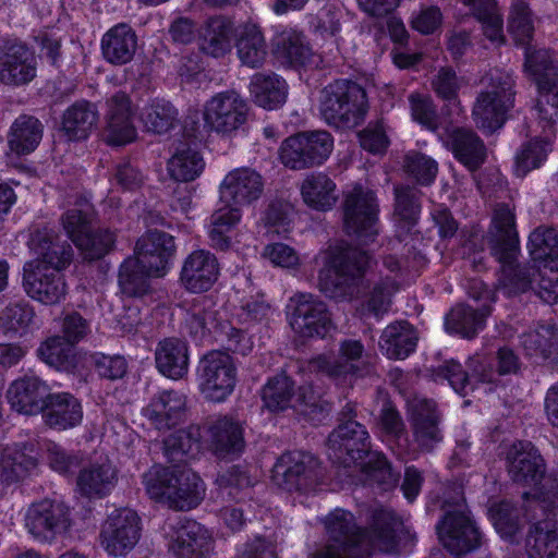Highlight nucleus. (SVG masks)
Here are the masks:
<instances>
[{
	"label": "nucleus",
	"mask_w": 558,
	"mask_h": 558,
	"mask_svg": "<svg viewBox=\"0 0 558 558\" xmlns=\"http://www.w3.org/2000/svg\"><path fill=\"white\" fill-rule=\"evenodd\" d=\"M328 543L313 558H369L373 549L396 554L408 537L402 520L390 509L374 510L371 532L356 525L354 515L336 509L326 517Z\"/></svg>",
	"instance_id": "1"
},
{
	"label": "nucleus",
	"mask_w": 558,
	"mask_h": 558,
	"mask_svg": "<svg viewBox=\"0 0 558 558\" xmlns=\"http://www.w3.org/2000/svg\"><path fill=\"white\" fill-rule=\"evenodd\" d=\"M505 468L510 481L524 489L526 513L558 508V472L547 473V464L531 441H514L505 453Z\"/></svg>",
	"instance_id": "2"
},
{
	"label": "nucleus",
	"mask_w": 558,
	"mask_h": 558,
	"mask_svg": "<svg viewBox=\"0 0 558 558\" xmlns=\"http://www.w3.org/2000/svg\"><path fill=\"white\" fill-rule=\"evenodd\" d=\"M513 210L508 203L496 204L492 223L484 235L490 255L500 264L498 289L509 296L525 292L536 274L533 267L517 263L520 245Z\"/></svg>",
	"instance_id": "3"
},
{
	"label": "nucleus",
	"mask_w": 558,
	"mask_h": 558,
	"mask_svg": "<svg viewBox=\"0 0 558 558\" xmlns=\"http://www.w3.org/2000/svg\"><path fill=\"white\" fill-rule=\"evenodd\" d=\"M143 484L151 499L178 511L196 508L205 496L202 478L181 463L151 466L143 474Z\"/></svg>",
	"instance_id": "4"
},
{
	"label": "nucleus",
	"mask_w": 558,
	"mask_h": 558,
	"mask_svg": "<svg viewBox=\"0 0 558 558\" xmlns=\"http://www.w3.org/2000/svg\"><path fill=\"white\" fill-rule=\"evenodd\" d=\"M371 263V255L356 246H329L326 251L328 271H322L319 275L320 291L336 301L354 298L360 292V286Z\"/></svg>",
	"instance_id": "5"
},
{
	"label": "nucleus",
	"mask_w": 558,
	"mask_h": 558,
	"mask_svg": "<svg viewBox=\"0 0 558 558\" xmlns=\"http://www.w3.org/2000/svg\"><path fill=\"white\" fill-rule=\"evenodd\" d=\"M366 90L349 80H336L319 93L318 110L322 119L336 129H354L368 113Z\"/></svg>",
	"instance_id": "6"
},
{
	"label": "nucleus",
	"mask_w": 558,
	"mask_h": 558,
	"mask_svg": "<svg viewBox=\"0 0 558 558\" xmlns=\"http://www.w3.org/2000/svg\"><path fill=\"white\" fill-rule=\"evenodd\" d=\"M484 89L477 95L472 117L475 125L490 134L500 129L514 106V78L511 72L490 69L481 80Z\"/></svg>",
	"instance_id": "7"
},
{
	"label": "nucleus",
	"mask_w": 558,
	"mask_h": 558,
	"mask_svg": "<svg viewBox=\"0 0 558 558\" xmlns=\"http://www.w3.org/2000/svg\"><path fill=\"white\" fill-rule=\"evenodd\" d=\"M332 149L333 138L329 132H299L281 143L279 158L291 170H305L322 166Z\"/></svg>",
	"instance_id": "8"
},
{
	"label": "nucleus",
	"mask_w": 558,
	"mask_h": 558,
	"mask_svg": "<svg viewBox=\"0 0 558 558\" xmlns=\"http://www.w3.org/2000/svg\"><path fill=\"white\" fill-rule=\"evenodd\" d=\"M323 468L310 452L291 451L281 454L272 470L276 485L288 492L308 493L322 483Z\"/></svg>",
	"instance_id": "9"
},
{
	"label": "nucleus",
	"mask_w": 558,
	"mask_h": 558,
	"mask_svg": "<svg viewBox=\"0 0 558 558\" xmlns=\"http://www.w3.org/2000/svg\"><path fill=\"white\" fill-rule=\"evenodd\" d=\"M287 314L292 330L302 338L323 339L335 327L326 303L312 293H294L287 304Z\"/></svg>",
	"instance_id": "10"
},
{
	"label": "nucleus",
	"mask_w": 558,
	"mask_h": 558,
	"mask_svg": "<svg viewBox=\"0 0 558 558\" xmlns=\"http://www.w3.org/2000/svg\"><path fill=\"white\" fill-rule=\"evenodd\" d=\"M345 231L363 243L368 244L377 235L378 203L373 191L354 186L343 201Z\"/></svg>",
	"instance_id": "11"
},
{
	"label": "nucleus",
	"mask_w": 558,
	"mask_h": 558,
	"mask_svg": "<svg viewBox=\"0 0 558 558\" xmlns=\"http://www.w3.org/2000/svg\"><path fill=\"white\" fill-rule=\"evenodd\" d=\"M436 530L442 545L454 555L466 554L482 545V533L462 504L446 509Z\"/></svg>",
	"instance_id": "12"
},
{
	"label": "nucleus",
	"mask_w": 558,
	"mask_h": 558,
	"mask_svg": "<svg viewBox=\"0 0 558 558\" xmlns=\"http://www.w3.org/2000/svg\"><path fill=\"white\" fill-rule=\"evenodd\" d=\"M24 521L28 533L43 543H52L72 525L70 508L63 502L50 499L32 504Z\"/></svg>",
	"instance_id": "13"
},
{
	"label": "nucleus",
	"mask_w": 558,
	"mask_h": 558,
	"mask_svg": "<svg viewBox=\"0 0 558 558\" xmlns=\"http://www.w3.org/2000/svg\"><path fill=\"white\" fill-rule=\"evenodd\" d=\"M199 376L201 390L205 398L221 402L232 393L235 387L236 367L227 352L214 350L201 360Z\"/></svg>",
	"instance_id": "14"
},
{
	"label": "nucleus",
	"mask_w": 558,
	"mask_h": 558,
	"mask_svg": "<svg viewBox=\"0 0 558 558\" xmlns=\"http://www.w3.org/2000/svg\"><path fill=\"white\" fill-rule=\"evenodd\" d=\"M327 444L329 459L344 468H350L371 453L368 432L356 421L339 423L330 433Z\"/></svg>",
	"instance_id": "15"
},
{
	"label": "nucleus",
	"mask_w": 558,
	"mask_h": 558,
	"mask_svg": "<svg viewBox=\"0 0 558 558\" xmlns=\"http://www.w3.org/2000/svg\"><path fill=\"white\" fill-rule=\"evenodd\" d=\"M248 106L235 92H222L211 97L205 105V124L217 133L230 134L239 130L247 120Z\"/></svg>",
	"instance_id": "16"
},
{
	"label": "nucleus",
	"mask_w": 558,
	"mask_h": 558,
	"mask_svg": "<svg viewBox=\"0 0 558 558\" xmlns=\"http://www.w3.org/2000/svg\"><path fill=\"white\" fill-rule=\"evenodd\" d=\"M363 355L364 345L360 340L345 339L339 343L338 356L319 354L310 360L308 367L312 372L344 384L351 377L362 374V367L357 362Z\"/></svg>",
	"instance_id": "17"
},
{
	"label": "nucleus",
	"mask_w": 558,
	"mask_h": 558,
	"mask_svg": "<svg viewBox=\"0 0 558 558\" xmlns=\"http://www.w3.org/2000/svg\"><path fill=\"white\" fill-rule=\"evenodd\" d=\"M140 517L131 509H119L104 523L100 539L107 553L122 556L129 553L141 536Z\"/></svg>",
	"instance_id": "18"
},
{
	"label": "nucleus",
	"mask_w": 558,
	"mask_h": 558,
	"mask_svg": "<svg viewBox=\"0 0 558 558\" xmlns=\"http://www.w3.org/2000/svg\"><path fill=\"white\" fill-rule=\"evenodd\" d=\"M28 247L35 258L26 264H37L40 268L64 270L73 259L71 244L61 241L58 233L48 227L32 231Z\"/></svg>",
	"instance_id": "19"
},
{
	"label": "nucleus",
	"mask_w": 558,
	"mask_h": 558,
	"mask_svg": "<svg viewBox=\"0 0 558 558\" xmlns=\"http://www.w3.org/2000/svg\"><path fill=\"white\" fill-rule=\"evenodd\" d=\"M104 140L111 146H123L136 138L132 100L124 92H117L107 99Z\"/></svg>",
	"instance_id": "20"
},
{
	"label": "nucleus",
	"mask_w": 558,
	"mask_h": 558,
	"mask_svg": "<svg viewBox=\"0 0 558 558\" xmlns=\"http://www.w3.org/2000/svg\"><path fill=\"white\" fill-rule=\"evenodd\" d=\"M63 270L40 268L37 264L23 267V288L26 294L43 304L54 305L66 295Z\"/></svg>",
	"instance_id": "21"
},
{
	"label": "nucleus",
	"mask_w": 558,
	"mask_h": 558,
	"mask_svg": "<svg viewBox=\"0 0 558 558\" xmlns=\"http://www.w3.org/2000/svg\"><path fill=\"white\" fill-rule=\"evenodd\" d=\"M37 75L35 52L22 43L4 47L0 54V83L20 87L31 83Z\"/></svg>",
	"instance_id": "22"
},
{
	"label": "nucleus",
	"mask_w": 558,
	"mask_h": 558,
	"mask_svg": "<svg viewBox=\"0 0 558 558\" xmlns=\"http://www.w3.org/2000/svg\"><path fill=\"white\" fill-rule=\"evenodd\" d=\"M174 238L163 231L149 230L142 235L135 246L133 258L141 262L148 274L163 276L170 259L174 256Z\"/></svg>",
	"instance_id": "23"
},
{
	"label": "nucleus",
	"mask_w": 558,
	"mask_h": 558,
	"mask_svg": "<svg viewBox=\"0 0 558 558\" xmlns=\"http://www.w3.org/2000/svg\"><path fill=\"white\" fill-rule=\"evenodd\" d=\"M50 395L46 381L34 374H26L15 379L7 391L11 408L27 415L43 412Z\"/></svg>",
	"instance_id": "24"
},
{
	"label": "nucleus",
	"mask_w": 558,
	"mask_h": 558,
	"mask_svg": "<svg viewBox=\"0 0 558 558\" xmlns=\"http://www.w3.org/2000/svg\"><path fill=\"white\" fill-rule=\"evenodd\" d=\"M186 412V396L174 389L157 391L143 409V415L158 430L180 424Z\"/></svg>",
	"instance_id": "25"
},
{
	"label": "nucleus",
	"mask_w": 558,
	"mask_h": 558,
	"mask_svg": "<svg viewBox=\"0 0 558 558\" xmlns=\"http://www.w3.org/2000/svg\"><path fill=\"white\" fill-rule=\"evenodd\" d=\"M169 550L174 558H209L213 539L193 520H180L172 526Z\"/></svg>",
	"instance_id": "26"
},
{
	"label": "nucleus",
	"mask_w": 558,
	"mask_h": 558,
	"mask_svg": "<svg viewBox=\"0 0 558 558\" xmlns=\"http://www.w3.org/2000/svg\"><path fill=\"white\" fill-rule=\"evenodd\" d=\"M264 179L256 170L243 167L230 171L220 185L221 198L234 206L251 205L264 192Z\"/></svg>",
	"instance_id": "27"
},
{
	"label": "nucleus",
	"mask_w": 558,
	"mask_h": 558,
	"mask_svg": "<svg viewBox=\"0 0 558 558\" xmlns=\"http://www.w3.org/2000/svg\"><path fill=\"white\" fill-rule=\"evenodd\" d=\"M533 521L530 526L526 545L531 558H558V521L554 520L553 511H530L526 513Z\"/></svg>",
	"instance_id": "28"
},
{
	"label": "nucleus",
	"mask_w": 558,
	"mask_h": 558,
	"mask_svg": "<svg viewBox=\"0 0 558 558\" xmlns=\"http://www.w3.org/2000/svg\"><path fill=\"white\" fill-rule=\"evenodd\" d=\"M219 264L216 256L206 250H196L184 259L180 281L192 293L208 291L217 281Z\"/></svg>",
	"instance_id": "29"
},
{
	"label": "nucleus",
	"mask_w": 558,
	"mask_h": 558,
	"mask_svg": "<svg viewBox=\"0 0 558 558\" xmlns=\"http://www.w3.org/2000/svg\"><path fill=\"white\" fill-rule=\"evenodd\" d=\"M440 421L441 414L433 400L413 401L410 422L414 440L421 450L429 452L442 440Z\"/></svg>",
	"instance_id": "30"
},
{
	"label": "nucleus",
	"mask_w": 558,
	"mask_h": 558,
	"mask_svg": "<svg viewBox=\"0 0 558 558\" xmlns=\"http://www.w3.org/2000/svg\"><path fill=\"white\" fill-rule=\"evenodd\" d=\"M436 376L447 379L453 390L462 396L473 389L474 381L493 383L496 379L495 372L486 368L480 356L470 357L465 368L454 360L446 361L437 367Z\"/></svg>",
	"instance_id": "31"
},
{
	"label": "nucleus",
	"mask_w": 558,
	"mask_h": 558,
	"mask_svg": "<svg viewBox=\"0 0 558 558\" xmlns=\"http://www.w3.org/2000/svg\"><path fill=\"white\" fill-rule=\"evenodd\" d=\"M233 36L232 21L223 15H215L198 28V47L207 56L221 58L231 51Z\"/></svg>",
	"instance_id": "32"
},
{
	"label": "nucleus",
	"mask_w": 558,
	"mask_h": 558,
	"mask_svg": "<svg viewBox=\"0 0 558 558\" xmlns=\"http://www.w3.org/2000/svg\"><path fill=\"white\" fill-rule=\"evenodd\" d=\"M104 59L113 65L131 62L137 49L135 31L126 23H119L109 28L101 38Z\"/></svg>",
	"instance_id": "33"
},
{
	"label": "nucleus",
	"mask_w": 558,
	"mask_h": 558,
	"mask_svg": "<svg viewBox=\"0 0 558 558\" xmlns=\"http://www.w3.org/2000/svg\"><path fill=\"white\" fill-rule=\"evenodd\" d=\"M117 482L118 470L109 460L89 463L78 472L76 478L78 492L87 498L106 497Z\"/></svg>",
	"instance_id": "34"
},
{
	"label": "nucleus",
	"mask_w": 558,
	"mask_h": 558,
	"mask_svg": "<svg viewBox=\"0 0 558 558\" xmlns=\"http://www.w3.org/2000/svg\"><path fill=\"white\" fill-rule=\"evenodd\" d=\"M157 369L166 377L179 380L189 372V349L185 341L171 337L158 342L155 350Z\"/></svg>",
	"instance_id": "35"
},
{
	"label": "nucleus",
	"mask_w": 558,
	"mask_h": 558,
	"mask_svg": "<svg viewBox=\"0 0 558 558\" xmlns=\"http://www.w3.org/2000/svg\"><path fill=\"white\" fill-rule=\"evenodd\" d=\"M489 314L488 305L474 308L466 304H457L445 316V329L448 333L473 339L484 329Z\"/></svg>",
	"instance_id": "36"
},
{
	"label": "nucleus",
	"mask_w": 558,
	"mask_h": 558,
	"mask_svg": "<svg viewBox=\"0 0 558 558\" xmlns=\"http://www.w3.org/2000/svg\"><path fill=\"white\" fill-rule=\"evenodd\" d=\"M448 144L454 157L472 172L480 169L486 160V146L472 130L453 129L449 134Z\"/></svg>",
	"instance_id": "37"
},
{
	"label": "nucleus",
	"mask_w": 558,
	"mask_h": 558,
	"mask_svg": "<svg viewBox=\"0 0 558 558\" xmlns=\"http://www.w3.org/2000/svg\"><path fill=\"white\" fill-rule=\"evenodd\" d=\"M43 412L45 423L57 429L74 427L83 417L80 401L68 392L51 393Z\"/></svg>",
	"instance_id": "38"
},
{
	"label": "nucleus",
	"mask_w": 558,
	"mask_h": 558,
	"mask_svg": "<svg viewBox=\"0 0 558 558\" xmlns=\"http://www.w3.org/2000/svg\"><path fill=\"white\" fill-rule=\"evenodd\" d=\"M34 446L22 444L5 447L1 453L0 478L5 484L25 478L36 466Z\"/></svg>",
	"instance_id": "39"
},
{
	"label": "nucleus",
	"mask_w": 558,
	"mask_h": 558,
	"mask_svg": "<svg viewBox=\"0 0 558 558\" xmlns=\"http://www.w3.org/2000/svg\"><path fill=\"white\" fill-rule=\"evenodd\" d=\"M99 113L95 104L78 100L63 112L61 129L70 141L85 140L97 125Z\"/></svg>",
	"instance_id": "40"
},
{
	"label": "nucleus",
	"mask_w": 558,
	"mask_h": 558,
	"mask_svg": "<svg viewBox=\"0 0 558 558\" xmlns=\"http://www.w3.org/2000/svg\"><path fill=\"white\" fill-rule=\"evenodd\" d=\"M418 336L415 328L408 322H396L388 325L380 337L381 352L389 359H405L417 344Z\"/></svg>",
	"instance_id": "41"
},
{
	"label": "nucleus",
	"mask_w": 558,
	"mask_h": 558,
	"mask_svg": "<svg viewBox=\"0 0 558 558\" xmlns=\"http://www.w3.org/2000/svg\"><path fill=\"white\" fill-rule=\"evenodd\" d=\"M210 444L215 452L225 457L239 454L243 451L245 441L241 424L229 417L216 420L209 426Z\"/></svg>",
	"instance_id": "42"
},
{
	"label": "nucleus",
	"mask_w": 558,
	"mask_h": 558,
	"mask_svg": "<svg viewBox=\"0 0 558 558\" xmlns=\"http://www.w3.org/2000/svg\"><path fill=\"white\" fill-rule=\"evenodd\" d=\"M250 90L257 106L268 110L282 106L287 99V84L275 73H256Z\"/></svg>",
	"instance_id": "43"
},
{
	"label": "nucleus",
	"mask_w": 558,
	"mask_h": 558,
	"mask_svg": "<svg viewBox=\"0 0 558 558\" xmlns=\"http://www.w3.org/2000/svg\"><path fill=\"white\" fill-rule=\"evenodd\" d=\"M41 122L27 114H22L13 122L8 143L10 149L16 155H28L36 149L43 137Z\"/></svg>",
	"instance_id": "44"
},
{
	"label": "nucleus",
	"mask_w": 558,
	"mask_h": 558,
	"mask_svg": "<svg viewBox=\"0 0 558 558\" xmlns=\"http://www.w3.org/2000/svg\"><path fill=\"white\" fill-rule=\"evenodd\" d=\"M303 201L317 210H328L337 202L336 184L324 172L308 174L301 184Z\"/></svg>",
	"instance_id": "45"
},
{
	"label": "nucleus",
	"mask_w": 558,
	"mask_h": 558,
	"mask_svg": "<svg viewBox=\"0 0 558 558\" xmlns=\"http://www.w3.org/2000/svg\"><path fill=\"white\" fill-rule=\"evenodd\" d=\"M236 51L241 62L250 68L260 66L267 56V45L259 26L245 24L236 40Z\"/></svg>",
	"instance_id": "46"
},
{
	"label": "nucleus",
	"mask_w": 558,
	"mask_h": 558,
	"mask_svg": "<svg viewBox=\"0 0 558 558\" xmlns=\"http://www.w3.org/2000/svg\"><path fill=\"white\" fill-rule=\"evenodd\" d=\"M525 69L537 85V88L555 87L558 78V65L549 50L526 49Z\"/></svg>",
	"instance_id": "47"
},
{
	"label": "nucleus",
	"mask_w": 558,
	"mask_h": 558,
	"mask_svg": "<svg viewBox=\"0 0 558 558\" xmlns=\"http://www.w3.org/2000/svg\"><path fill=\"white\" fill-rule=\"evenodd\" d=\"M38 354L48 365L68 373L74 372L78 364L74 344L61 336L51 337L41 343Z\"/></svg>",
	"instance_id": "48"
},
{
	"label": "nucleus",
	"mask_w": 558,
	"mask_h": 558,
	"mask_svg": "<svg viewBox=\"0 0 558 558\" xmlns=\"http://www.w3.org/2000/svg\"><path fill=\"white\" fill-rule=\"evenodd\" d=\"M217 312L209 301L194 303L186 312L183 331L194 340H203L213 329L219 330Z\"/></svg>",
	"instance_id": "49"
},
{
	"label": "nucleus",
	"mask_w": 558,
	"mask_h": 558,
	"mask_svg": "<svg viewBox=\"0 0 558 558\" xmlns=\"http://www.w3.org/2000/svg\"><path fill=\"white\" fill-rule=\"evenodd\" d=\"M150 277L146 267L133 257L126 258L119 270V284L124 294L133 298H142L150 292Z\"/></svg>",
	"instance_id": "50"
},
{
	"label": "nucleus",
	"mask_w": 558,
	"mask_h": 558,
	"mask_svg": "<svg viewBox=\"0 0 558 558\" xmlns=\"http://www.w3.org/2000/svg\"><path fill=\"white\" fill-rule=\"evenodd\" d=\"M140 118L148 132L163 134L174 126L178 111L171 102L156 98L142 109Z\"/></svg>",
	"instance_id": "51"
},
{
	"label": "nucleus",
	"mask_w": 558,
	"mask_h": 558,
	"mask_svg": "<svg viewBox=\"0 0 558 558\" xmlns=\"http://www.w3.org/2000/svg\"><path fill=\"white\" fill-rule=\"evenodd\" d=\"M295 395L294 381L284 374L268 379L262 390L265 407L272 412L283 411L292 407Z\"/></svg>",
	"instance_id": "52"
},
{
	"label": "nucleus",
	"mask_w": 558,
	"mask_h": 558,
	"mask_svg": "<svg viewBox=\"0 0 558 558\" xmlns=\"http://www.w3.org/2000/svg\"><path fill=\"white\" fill-rule=\"evenodd\" d=\"M421 191L411 185L397 184L393 187V217L405 227L416 225L421 214Z\"/></svg>",
	"instance_id": "53"
},
{
	"label": "nucleus",
	"mask_w": 558,
	"mask_h": 558,
	"mask_svg": "<svg viewBox=\"0 0 558 558\" xmlns=\"http://www.w3.org/2000/svg\"><path fill=\"white\" fill-rule=\"evenodd\" d=\"M522 345L535 362L556 363L558 361V342L556 336L547 328L525 333Z\"/></svg>",
	"instance_id": "54"
},
{
	"label": "nucleus",
	"mask_w": 558,
	"mask_h": 558,
	"mask_svg": "<svg viewBox=\"0 0 558 558\" xmlns=\"http://www.w3.org/2000/svg\"><path fill=\"white\" fill-rule=\"evenodd\" d=\"M277 58L284 64L303 65L311 57V49L304 37L296 32L282 33L276 40Z\"/></svg>",
	"instance_id": "55"
},
{
	"label": "nucleus",
	"mask_w": 558,
	"mask_h": 558,
	"mask_svg": "<svg viewBox=\"0 0 558 558\" xmlns=\"http://www.w3.org/2000/svg\"><path fill=\"white\" fill-rule=\"evenodd\" d=\"M203 169L202 156L191 148L177 151L168 161L169 174L178 182L186 183L195 180Z\"/></svg>",
	"instance_id": "56"
},
{
	"label": "nucleus",
	"mask_w": 558,
	"mask_h": 558,
	"mask_svg": "<svg viewBox=\"0 0 558 558\" xmlns=\"http://www.w3.org/2000/svg\"><path fill=\"white\" fill-rule=\"evenodd\" d=\"M94 209L87 202L78 203L61 216V223L69 238L76 243L92 230Z\"/></svg>",
	"instance_id": "57"
},
{
	"label": "nucleus",
	"mask_w": 558,
	"mask_h": 558,
	"mask_svg": "<svg viewBox=\"0 0 558 558\" xmlns=\"http://www.w3.org/2000/svg\"><path fill=\"white\" fill-rule=\"evenodd\" d=\"M508 32L517 44L526 45L534 34L532 11L523 0H515L508 16Z\"/></svg>",
	"instance_id": "58"
},
{
	"label": "nucleus",
	"mask_w": 558,
	"mask_h": 558,
	"mask_svg": "<svg viewBox=\"0 0 558 558\" xmlns=\"http://www.w3.org/2000/svg\"><path fill=\"white\" fill-rule=\"evenodd\" d=\"M34 318V311L27 303L8 305L0 313V333L14 337L26 331Z\"/></svg>",
	"instance_id": "59"
},
{
	"label": "nucleus",
	"mask_w": 558,
	"mask_h": 558,
	"mask_svg": "<svg viewBox=\"0 0 558 558\" xmlns=\"http://www.w3.org/2000/svg\"><path fill=\"white\" fill-rule=\"evenodd\" d=\"M369 460L362 465L361 470L366 480L376 483L384 490L393 488L399 481V473L393 472L387 458L379 452H371Z\"/></svg>",
	"instance_id": "60"
},
{
	"label": "nucleus",
	"mask_w": 558,
	"mask_h": 558,
	"mask_svg": "<svg viewBox=\"0 0 558 558\" xmlns=\"http://www.w3.org/2000/svg\"><path fill=\"white\" fill-rule=\"evenodd\" d=\"M549 149L550 144L547 140H534L522 145L515 156L517 177L523 178L531 170L538 168L546 159Z\"/></svg>",
	"instance_id": "61"
},
{
	"label": "nucleus",
	"mask_w": 558,
	"mask_h": 558,
	"mask_svg": "<svg viewBox=\"0 0 558 558\" xmlns=\"http://www.w3.org/2000/svg\"><path fill=\"white\" fill-rule=\"evenodd\" d=\"M116 235L108 229L92 230L84 235L76 247L82 252L84 259L96 260L102 258L113 250Z\"/></svg>",
	"instance_id": "62"
},
{
	"label": "nucleus",
	"mask_w": 558,
	"mask_h": 558,
	"mask_svg": "<svg viewBox=\"0 0 558 558\" xmlns=\"http://www.w3.org/2000/svg\"><path fill=\"white\" fill-rule=\"evenodd\" d=\"M529 250L534 260L558 257V232L553 228H537L529 238Z\"/></svg>",
	"instance_id": "63"
},
{
	"label": "nucleus",
	"mask_w": 558,
	"mask_h": 558,
	"mask_svg": "<svg viewBox=\"0 0 558 558\" xmlns=\"http://www.w3.org/2000/svg\"><path fill=\"white\" fill-rule=\"evenodd\" d=\"M538 123L544 132L554 133L558 123V86L550 88H538V97L535 105Z\"/></svg>",
	"instance_id": "64"
}]
</instances>
